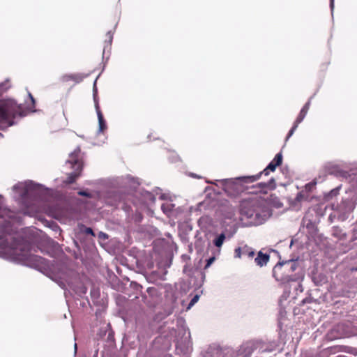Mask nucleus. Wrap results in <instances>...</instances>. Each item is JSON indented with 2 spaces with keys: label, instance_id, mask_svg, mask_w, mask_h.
Returning <instances> with one entry per match:
<instances>
[{
  "label": "nucleus",
  "instance_id": "f257e3e1",
  "mask_svg": "<svg viewBox=\"0 0 357 357\" xmlns=\"http://www.w3.org/2000/svg\"><path fill=\"white\" fill-rule=\"evenodd\" d=\"M15 225H0V243L9 246L13 250V253L24 265L42 270L49 267L48 262L44 258L32 253L36 252L35 245L41 252L50 255L54 250L55 243L53 240L40 231H36L35 227L26 229L24 233H28L24 237L18 234L10 231Z\"/></svg>",
  "mask_w": 357,
  "mask_h": 357
},
{
  "label": "nucleus",
  "instance_id": "f03ea898",
  "mask_svg": "<svg viewBox=\"0 0 357 357\" xmlns=\"http://www.w3.org/2000/svg\"><path fill=\"white\" fill-rule=\"evenodd\" d=\"M38 186L31 184L19 183L14 185L13 189L21 194L26 211L24 213L33 214L43 211V200L38 192Z\"/></svg>",
  "mask_w": 357,
  "mask_h": 357
},
{
  "label": "nucleus",
  "instance_id": "7ed1b4c3",
  "mask_svg": "<svg viewBox=\"0 0 357 357\" xmlns=\"http://www.w3.org/2000/svg\"><path fill=\"white\" fill-rule=\"evenodd\" d=\"M67 163L70 165L71 168L75 171L68 174V177L65 182L67 184H72L79 176H80L84 166L83 153L81 152L79 147H77L69 155Z\"/></svg>",
  "mask_w": 357,
  "mask_h": 357
},
{
  "label": "nucleus",
  "instance_id": "20e7f679",
  "mask_svg": "<svg viewBox=\"0 0 357 357\" xmlns=\"http://www.w3.org/2000/svg\"><path fill=\"white\" fill-rule=\"evenodd\" d=\"M21 115L20 108L14 104L0 105V129L11 126L16 116Z\"/></svg>",
  "mask_w": 357,
  "mask_h": 357
},
{
  "label": "nucleus",
  "instance_id": "39448f33",
  "mask_svg": "<svg viewBox=\"0 0 357 357\" xmlns=\"http://www.w3.org/2000/svg\"><path fill=\"white\" fill-rule=\"evenodd\" d=\"M237 231V227L236 225H224L221 231H213L211 230L206 234L208 239H210L212 236L214 237L213 239V245L220 249L225 240L231 239Z\"/></svg>",
  "mask_w": 357,
  "mask_h": 357
},
{
  "label": "nucleus",
  "instance_id": "423d86ee",
  "mask_svg": "<svg viewBox=\"0 0 357 357\" xmlns=\"http://www.w3.org/2000/svg\"><path fill=\"white\" fill-rule=\"evenodd\" d=\"M297 268V264L294 261H286L284 262L278 263L273 269V276L276 280L282 282H286L291 280V276L288 274L281 275L282 271L294 272Z\"/></svg>",
  "mask_w": 357,
  "mask_h": 357
},
{
  "label": "nucleus",
  "instance_id": "0eeeda50",
  "mask_svg": "<svg viewBox=\"0 0 357 357\" xmlns=\"http://www.w3.org/2000/svg\"><path fill=\"white\" fill-rule=\"evenodd\" d=\"M353 208L354 205L351 200L343 199L341 204L334 209L333 215L337 218V221L344 222L348 218Z\"/></svg>",
  "mask_w": 357,
  "mask_h": 357
},
{
  "label": "nucleus",
  "instance_id": "6e6552de",
  "mask_svg": "<svg viewBox=\"0 0 357 357\" xmlns=\"http://www.w3.org/2000/svg\"><path fill=\"white\" fill-rule=\"evenodd\" d=\"M258 196L252 195L248 198L243 199L240 202V210L242 213L252 216L255 207L257 205Z\"/></svg>",
  "mask_w": 357,
  "mask_h": 357
},
{
  "label": "nucleus",
  "instance_id": "1a4fd4ad",
  "mask_svg": "<svg viewBox=\"0 0 357 357\" xmlns=\"http://www.w3.org/2000/svg\"><path fill=\"white\" fill-rule=\"evenodd\" d=\"M310 101H308L303 107V108L301 109L298 116H297V118L294 123V126H292V128H291V130H289V132L287 135V139H288L294 134V132L296 130L298 124L303 121V120L305 117V116L310 109Z\"/></svg>",
  "mask_w": 357,
  "mask_h": 357
},
{
  "label": "nucleus",
  "instance_id": "9d476101",
  "mask_svg": "<svg viewBox=\"0 0 357 357\" xmlns=\"http://www.w3.org/2000/svg\"><path fill=\"white\" fill-rule=\"evenodd\" d=\"M70 274L63 270L54 275V280L63 289L66 287V285L71 287V278Z\"/></svg>",
  "mask_w": 357,
  "mask_h": 357
},
{
  "label": "nucleus",
  "instance_id": "9b49d317",
  "mask_svg": "<svg viewBox=\"0 0 357 357\" xmlns=\"http://www.w3.org/2000/svg\"><path fill=\"white\" fill-rule=\"evenodd\" d=\"M257 188L256 193L266 194L268 190H274L276 188L275 180L274 178H271L268 182H261L257 185L253 186Z\"/></svg>",
  "mask_w": 357,
  "mask_h": 357
},
{
  "label": "nucleus",
  "instance_id": "f8f14e48",
  "mask_svg": "<svg viewBox=\"0 0 357 357\" xmlns=\"http://www.w3.org/2000/svg\"><path fill=\"white\" fill-rule=\"evenodd\" d=\"M270 172H271V169H268V167H266L262 172H259L257 174L249 176H243L240 178V179L245 183H253L259 180L262 174L268 176Z\"/></svg>",
  "mask_w": 357,
  "mask_h": 357
},
{
  "label": "nucleus",
  "instance_id": "ddd939ff",
  "mask_svg": "<svg viewBox=\"0 0 357 357\" xmlns=\"http://www.w3.org/2000/svg\"><path fill=\"white\" fill-rule=\"evenodd\" d=\"M282 162V155L281 153H278L275 155L273 160L268 164V169H271V172H274L277 167L280 166Z\"/></svg>",
  "mask_w": 357,
  "mask_h": 357
},
{
  "label": "nucleus",
  "instance_id": "4468645a",
  "mask_svg": "<svg viewBox=\"0 0 357 357\" xmlns=\"http://www.w3.org/2000/svg\"><path fill=\"white\" fill-rule=\"evenodd\" d=\"M174 208L175 204L172 201H167L161 206L163 213L169 217L174 213Z\"/></svg>",
  "mask_w": 357,
  "mask_h": 357
},
{
  "label": "nucleus",
  "instance_id": "2eb2a0df",
  "mask_svg": "<svg viewBox=\"0 0 357 357\" xmlns=\"http://www.w3.org/2000/svg\"><path fill=\"white\" fill-rule=\"evenodd\" d=\"M269 260V255L267 254H263L261 252H259L255 259L256 264L259 266H265Z\"/></svg>",
  "mask_w": 357,
  "mask_h": 357
},
{
  "label": "nucleus",
  "instance_id": "dca6fc26",
  "mask_svg": "<svg viewBox=\"0 0 357 357\" xmlns=\"http://www.w3.org/2000/svg\"><path fill=\"white\" fill-rule=\"evenodd\" d=\"M97 114H98V118L99 130H100V132H103L106 130L107 126H106L105 121L103 118V115L98 107H97Z\"/></svg>",
  "mask_w": 357,
  "mask_h": 357
},
{
  "label": "nucleus",
  "instance_id": "f3484780",
  "mask_svg": "<svg viewBox=\"0 0 357 357\" xmlns=\"http://www.w3.org/2000/svg\"><path fill=\"white\" fill-rule=\"evenodd\" d=\"M340 186L331 190L328 194L324 196V199L327 202L331 201L333 197L339 195Z\"/></svg>",
  "mask_w": 357,
  "mask_h": 357
},
{
  "label": "nucleus",
  "instance_id": "a211bd4d",
  "mask_svg": "<svg viewBox=\"0 0 357 357\" xmlns=\"http://www.w3.org/2000/svg\"><path fill=\"white\" fill-rule=\"evenodd\" d=\"M50 229H51L55 233H59V235H61V229L59 227V225H45Z\"/></svg>",
  "mask_w": 357,
  "mask_h": 357
},
{
  "label": "nucleus",
  "instance_id": "6ab92c4d",
  "mask_svg": "<svg viewBox=\"0 0 357 357\" xmlns=\"http://www.w3.org/2000/svg\"><path fill=\"white\" fill-rule=\"evenodd\" d=\"M105 42L107 43V45H110L113 40V34L112 31H108L105 35Z\"/></svg>",
  "mask_w": 357,
  "mask_h": 357
},
{
  "label": "nucleus",
  "instance_id": "aec40b11",
  "mask_svg": "<svg viewBox=\"0 0 357 357\" xmlns=\"http://www.w3.org/2000/svg\"><path fill=\"white\" fill-rule=\"evenodd\" d=\"M199 298V295L194 296V297L191 299V301L188 306V309H190L192 306H193L198 301Z\"/></svg>",
  "mask_w": 357,
  "mask_h": 357
},
{
  "label": "nucleus",
  "instance_id": "412c9836",
  "mask_svg": "<svg viewBox=\"0 0 357 357\" xmlns=\"http://www.w3.org/2000/svg\"><path fill=\"white\" fill-rule=\"evenodd\" d=\"M215 257H210L207 261H206V264L204 267L205 269L208 268L213 263V261H215Z\"/></svg>",
  "mask_w": 357,
  "mask_h": 357
},
{
  "label": "nucleus",
  "instance_id": "4be33fe9",
  "mask_svg": "<svg viewBox=\"0 0 357 357\" xmlns=\"http://www.w3.org/2000/svg\"><path fill=\"white\" fill-rule=\"evenodd\" d=\"M78 195H81V196H84V197H91V194L89 193L88 192H86V191H79L78 192Z\"/></svg>",
  "mask_w": 357,
  "mask_h": 357
},
{
  "label": "nucleus",
  "instance_id": "5701e85b",
  "mask_svg": "<svg viewBox=\"0 0 357 357\" xmlns=\"http://www.w3.org/2000/svg\"><path fill=\"white\" fill-rule=\"evenodd\" d=\"M235 255L236 257L240 258L241 256V250L240 248H238L235 250Z\"/></svg>",
  "mask_w": 357,
  "mask_h": 357
},
{
  "label": "nucleus",
  "instance_id": "b1692460",
  "mask_svg": "<svg viewBox=\"0 0 357 357\" xmlns=\"http://www.w3.org/2000/svg\"><path fill=\"white\" fill-rule=\"evenodd\" d=\"M86 232L87 234H90L93 235V230H92V229H91V228H86Z\"/></svg>",
  "mask_w": 357,
  "mask_h": 357
},
{
  "label": "nucleus",
  "instance_id": "393cba45",
  "mask_svg": "<svg viewBox=\"0 0 357 357\" xmlns=\"http://www.w3.org/2000/svg\"><path fill=\"white\" fill-rule=\"evenodd\" d=\"M75 76L73 75L66 76V77H68V79H75Z\"/></svg>",
  "mask_w": 357,
  "mask_h": 357
},
{
  "label": "nucleus",
  "instance_id": "a878e982",
  "mask_svg": "<svg viewBox=\"0 0 357 357\" xmlns=\"http://www.w3.org/2000/svg\"><path fill=\"white\" fill-rule=\"evenodd\" d=\"M100 236H102V238H107V234H104V233H102V232H101V233H100Z\"/></svg>",
  "mask_w": 357,
  "mask_h": 357
},
{
  "label": "nucleus",
  "instance_id": "bb28decb",
  "mask_svg": "<svg viewBox=\"0 0 357 357\" xmlns=\"http://www.w3.org/2000/svg\"><path fill=\"white\" fill-rule=\"evenodd\" d=\"M74 349H75V354H76V352H77V343H75V344H74Z\"/></svg>",
  "mask_w": 357,
  "mask_h": 357
},
{
  "label": "nucleus",
  "instance_id": "cd10ccee",
  "mask_svg": "<svg viewBox=\"0 0 357 357\" xmlns=\"http://www.w3.org/2000/svg\"><path fill=\"white\" fill-rule=\"evenodd\" d=\"M29 96H30V98H31V101H32L33 102H35V100H34L33 97L32 96V95H31V93H29Z\"/></svg>",
  "mask_w": 357,
  "mask_h": 357
},
{
  "label": "nucleus",
  "instance_id": "c85d7f7f",
  "mask_svg": "<svg viewBox=\"0 0 357 357\" xmlns=\"http://www.w3.org/2000/svg\"><path fill=\"white\" fill-rule=\"evenodd\" d=\"M314 225L313 224H311V225H307V228H310V227H313Z\"/></svg>",
  "mask_w": 357,
  "mask_h": 357
},
{
  "label": "nucleus",
  "instance_id": "c756f323",
  "mask_svg": "<svg viewBox=\"0 0 357 357\" xmlns=\"http://www.w3.org/2000/svg\"><path fill=\"white\" fill-rule=\"evenodd\" d=\"M86 291V289L85 287L83 288L82 293L84 294Z\"/></svg>",
  "mask_w": 357,
  "mask_h": 357
},
{
  "label": "nucleus",
  "instance_id": "7c9ffc66",
  "mask_svg": "<svg viewBox=\"0 0 357 357\" xmlns=\"http://www.w3.org/2000/svg\"><path fill=\"white\" fill-rule=\"evenodd\" d=\"M202 220V218H200L199 220H198V223H201V221Z\"/></svg>",
  "mask_w": 357,
  "mask_h": 357
},
{
  "label": "nucleus",
  "instance_id": "2f4dec72",
  "mask_svg": "<svg viewBox=\"0 0 357 357\" xmlns=\"http://www.w3.org/2000/svg\"><path fill=\"white\" fill-rule=\"evenodd\" d=\"M341 326H342L341 325H338V326H337V328H340Z\"/></svg>",
  "mask_w": 357,
  "mask_h": 357
},
{
  "label": "nucleus",
  "instance_id": "473e14b6",
  "mask_svg": "<svg viewBox=\"0 0 357 357\" xmlns=\"http://www.w3.org/2000/svg\"><path fill=\"white\" fill-rule=\"evenodd\" d=\"M254 255V252H250V255Z\"/></svg>",
  "mask_w": 357,
  "mask_h": 357
}]
</instances>
